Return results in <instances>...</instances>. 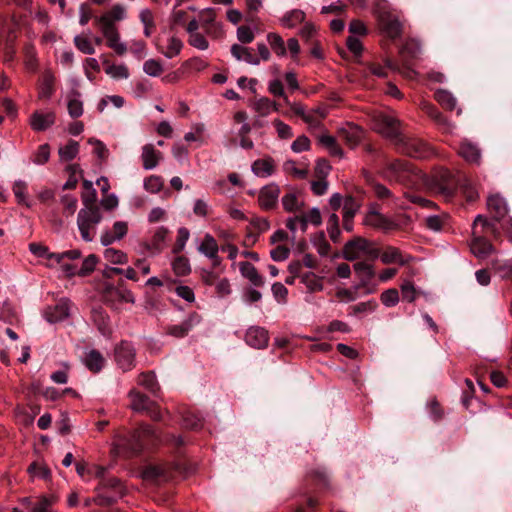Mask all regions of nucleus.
I'll use <instances>...</instances> for the list:
<instances>
[{"label": "nucleus", "mask_w": 512, "mask_h": 512, "mask_svg": "<svg viewBox=\"0 0 512 512\" xmlns=\"http://www.w3.org/2000/svg\"><path fill=\"white\" fill-rule=\"evenodd\" d=\"M126 17V8L121 4H116L110 10L95 18L99 30L106 39L107 46L119 56L124 55L128 49L126 43L121 40L116 23L126 19Z\"/></svg>", "instance_id": "nucleus-1"}, {"label": "nucleus", "mask_w": 512, "mask_h": 512, "mask_svg": "<svg viewBox=\"0 0 512 512\" xmlns=\"http://www.w3.org/2000/svg\"><path fill=\"white\" fill-rule=\"evenodd\" d=\"M103 216L101 210L95 204L84 205L77 215V226L81 234V238L85 242H92L95 234L96 227L102 221Z\"/></svg>", "instance_id": "nucleus-2"}, {"label": "nucleus", "mask_w": 512, "mask_h": 512, "mask_svg": "<svg viewBox=\"0 0 512 512\" xmlns=\"http://www.w3.org/2000/svg\"><path fill=\"white\" fill-rule=\"evenodd\" d=\"M158 435L153 427L143 425L138 430L132 432L128 437H122L118 440V447L131 453H139L146 446L154 444Z\"/></svg>", "instance_id": "nucleus-3"}, {"label": "nucleus", "mask_w": 512, "mask_h": 512, "mask_svg": "<svg viewBox=\"0 0 512 512\" xmlns=\"http://www.w3.org/2000/svg\"><path fill=\"white\" fill-rule=\"evenodd\" d=\"M380 250L375 242L363 237H355L343 247L342 256L347 261H355L361 257L375 260L379 257Z\"/></svg>", "instance_id": "nucleus-4"}, {"label": "nucleus", "mask_w": 512, "mask_h": 512, "mask_svg": "<svg viewBox=\"0 0 512 512\" xmlns=\"http://www.w3.org/2000/svg\"><path fill=\"white\" fill-rule=\"evenodd\" d=\"M374 9L381 32L390 39L399 37L402 31V24L398 17L390 11L388 2L386 0H378Z\"/></svg>", "instance_id": "nucleus-5"}, {"label": "nucleus", "mask_w": 512, "mask_h": 512, "mask_svg": "<svg viewBox=\"0 0 512 512\" xmlns=\"http://www.w3.org/2000/svg\"><path fill=\"white\" fill-rule=\"evenodd\" d=\"M373 129L386 139L399 145L401 137L399 121L391 114L376 111L371 115Z\"/></svg>", "instance_id": "nucleus-6"}, {"label": "nucleus", "mask_w": 512, "mask_h": 512, "mask_svg": "<svg viewBox=\"0 0 512 512\" xmlns=\"http://www.w3.org/2000/svg\"><path fill=\"white\" fill-rule=\"evenodd\" d=\"M461 176H455L448 170H441L435 175L434 191L440 195L444 200L449 201L453 198Z\"/></svg>", "instance_id": "nucleus-7"}, {"label": "nucleus", "mask_w": 512, "mask_h": 512, "mask_svg": "<svg viewBox=\"0 0 512 512\" xmlns=\"http://www.w3.org/2000/svg\"><path fill=\"white\" fill-rule=\"evenodd\" d=\"M398 151L414 158H427L431 153V148L419 139H408L401 135L399 145H396Z\"/></svg>", "instance_id": "nucleus-8"}, {"label": "nucleus", "mask_w": 512, "mask_h": 512, "mask_svg": "<svg viewBox=\"0 0 512 512\" xmlns=\"http://www.w3.org/2000/svg\"><path fill=\"white\" fill-rule=\"evenodd\" d=\"M353 268L359 278V283L355 286V290L367 288L366 293H374L376 286L371 285V280L375 276L374 266L366 261H358L353 265Z\"/></svg>", "instance_id": "nucleus-9"}, {"label": "nucleus", "mask_w": 512, "mask_h": 512, "mask_svg": "<svg viewBox=\"0 0 512 512\" xmlns=\"http://www.w3.org/2000/svg\"><path fill=\"white\" fill-rule=\"evenodd\" d=\"M364 224L385 233L399 228L397 222L374 209L368 211L364 218Z\"/></svg>", "instance_id": "nucleus-10"}, {"label": "nucleus", "mask_w": 512, "mask_h": 512, "mask_svg": "<svg viewBox=\"0 0 512 512\" xmlns=\"http://www.w3.org/2000/svg\"><path fill=\"white\" fill-rule=\"evenodd\" d=\"M129 398L131 399L132 410L136 412H147L154 420L161 418L160 412L153 408V402L146 395L132 389L129 392Z\"/></svg>", "instance_id": "nucleus-11"}, {"label": "nucleus", "mask_w": 512, "mask_h": 512, "mask_svg": "<svg viewBox=\"0 0 512 512\" xmlns=\"http://www.w3.org/2000/svg\"><path fill=\"white\" fill-rule=\"evenodd\" d=\"M115 359L119 367L124 370H130L134 366L135 349L127 341H122L115 349Z\"/></svg>", "instance_id": "nucleus-12"}, {"label": "nucleus", "mask_w": 512, "mask_h": 512, "mask_svg": "<svg viewBox=\"0 0 512 512\" xmlns=\"http://www.w3.org/2000/svg\"><path fill=\"white\" fill-rule=\"evenodd\" d=\"M70 301L68 299H61L54 306H49L44 311V318L49 323H57L65 320L70 315Z\"/></svg>", "instance_id": "nucleus-13"}, {"label": "nucleus", "mask_w": 512, "mask_h": 512, "mask_svg": "<svg viewBox=\"0 0 512 512\" xmlns=\"http://www.w3.org/2000/svg\"><path fill=\"white\" fill-rule=\"evenodd\" d=\"M381 262L385 265L398 264L404 266L413 260V257L404 254L399 248L394 246H386L379 257Z\"/></svg>", "instance_id": "nucleus-14"}, {"label": "nucleus", "mask_w": 512, "mask_h": 512, "mask_svg": "<svg viewBox=\"0 0 512 512\" xmlns=\"http://www.w3.org/2000/svg\"><path fill=\"white\" fill-rule=\"evenodd\" d=\"M128 233V223L126 221L114 222L111 230L102 232L100 242L103 246L107 247L114 242L122 240Z\"/></svg>", "instance_id": "nucleus-15"}, {"label": "nucleus", "mask_w": 512, "mask_h": 512, "mask_svg": "<svg viewBox=\"0 0 512 512\" xmlns=\"http://www.w3.org/2000/svg\"><path fill=\"white\" fill-rule=\"evenodd\" d=\"M197 250L205 257L211 259L214 265L219 263V246L211 234L206 233L201 240L197 241Z\"/></svg>", "instance_id": "nucleus-16"}, {"label": "nucleus", "mask_w": 512, "mask_h": 512, "mask_svg": "<svg viewBox=\"0 0 512 512\" xmlns=\"http://www.w3.org/2000/svg\"><path fill=\"white\" fill-rule=\"evenodd\" d=\"M56 115L53 111H35L29 118V124L32 130L36 132L45 131L54 125Z\"/></svg>", "instance_id": "nucleus-17"}, {"label": "nucleus", "mask_w": 512, "mask_h": 512, "mask_svg": "<svg viewBox=\"0 0 512 512\" xmlns=\"http://www.w3.org/2000/svg\"><path fill=\"white\" fill-rule=\"evenodd\" d=\"M279 195L280 189L278 185L271 183L264 186L258 196L260 207L266 210L272 209L277 204Z\"/></svg>", "instance_id": "nucleus-18"}, {"label": "nucleus", "mask_w": 512, "mask_h": 512, "mask_svg": "<svg viewBox=\"0 0 512 512\" xmlns=\"http://www.w3.org/2000/svg\"><path fill=\"white\" fill-rule=\"evenodd\" d=\"M409 171L408 162L396 159L387 163L384 176L389 180L402 181Z\"/></svg>", "instance_id": "nucleus-19"}, {"label": "nucleus", "mask_w": 512, "mask_h": 512, "mask_svg": "<svg viewBox=\"0 0 512 512\" xmlns=\"http://www.w3.org/2000/svg\"><path fill=\"white\" fill-rule=\"evenodd\" d=\"M282 170L288 176L297 179H305L309 173V162L307 160L296 162L288 159L283 163Z\"/></svg>", "instance_id": "nucleus-20"}, {"label": "nucleus", "mask_w": 512, "mask_h": 512, "mask_svg": "<svg viewBox=\"0 0 512 512\" xmlns=\"http://www.w3.org/2000/svg\"><path fill=\"white\" fill-rule=\"evenodd\" d=\"M141 159L145 170L156 168L162 160V153L151 143L142 147Z\"/></svg>", "instance_id": "nucleus-21"}, {"label": "nucleus", "mask_w": 512, "mask_h": 512, "mask_svg": "<svg viewBox=\"0 0 512 512\" xmlns=\"http://www.w3.org/2000/svg\"><path fill=\"white\" fill-rule=\"evenodd\" d=\"M200 321L201 317L197 313H192L181 323L170 326L168 332L175 337H184L193 327L198 325Z\"/></svg>", "instance_id": "nucleus-22"}, {"label": "nucleus", "mask_w": 512, "mask_h": 512, "mask_svg": "<svg viewBox=\"0 0 512 512\" xmlns=\"http://www.w3.org/2000/svg\"><path fill=\"white\" fill-rule=\"evenodd\" d=\"M268 339L267 331L261 327H250L245 336L246 343L257 349L266 347Z\"/></svg>", "instance_id": "nucleus-23"}, {"label": "nucleus", "mask_w": 512, "mask_h": 512, "mask_svg": "<svg viewBox=\"0 0 512 512\" xmlns=\"http://www.w3.org/2000/svg\"><path fill=\"white\" fill-rule=\"evenodd\" d=\"M459 155L467 162L472 164H479L481 160V150L475 143L467 139H464L461 142L459 147Z\"/></svg>", "instance_id": "nucleus-24"}, {"label": "nucleus", "mask_w": 512, "mask_h": 512, "mask_svg": "<svg viewBox=\"0 0 512 512\" xmlns=\"http://www.w3.org/2000/svg\"><path fill=\"white\" fill-rule=\"evenodd\" d=\"M275 162L271 157H265L257 159L252 163L251 170L257 176L261 178H267L275 172Z\"/></svg>", "instance_id": "nucleus-25"}, {"label": "nucleus", "mask_w": 512, "mask_h": 512, "mask_svg": "<svg viewBox=\"0 0 512 512\" xmlns=\"http://www.w3.org/2000/svg\"><path fill=\"white\" fill-rule=\"evenodd\" d=\"M239 271L241 275L246 278L254 286H263V277L258 273L257 269L250 262H239Z\"/></svg>", "instance_id": "nucleus-26"}, {"label": "nucleus", "mask_w": 512, "mask_h": 512, "mask_svg": "<svg viewBox=\"0 0 512 512\" xmlns=\"http://www.w3.org/2000/svg\"><path fill=\"white\" fill-rule=\"evenodd\" d=\"M471 252L478 258H486L493 251L491 243L481 236H475L470 244Z\"/></svg>", "instance_id": "nucleus-27"}, {"label": "nucleus", "mask_w": 512, "mask_h": 512, "mask_svg": "<svg viewBox=\"0 0 512 512\" xmlns=\"http://www.w3.org/2000/svg\"><path fill=\"white\" fill-rule=\"evenodd\" d=\"M55 76L50 70H45L41 77L38 97L50 99L54 93Z\"/></svg>", "instance_id": "nucleus-28"}, {"label": "nucleus", "mask_w": 512, "mask_h": 512, "mask_svg": "<svg viewBox=\"0 0 512 512\" xmlns=\"http://www.w3.org/2000/svg\"><path fill=\"white\" fill-rule=\"evenodd\" d=\"M96 491L103 492L108 496H115V501L123 495V487L116 478L102 480Z\"/></svg>", "instance_id": "nucleus-29"}, {"label": "nucleus", "mask_w": 512, "mask_h": 512, "mask_svg": "<svg viewBox=\"0 0 512 512\" xmlns=\"http://www.w3.org/2000/svg\"><path fill=\"white\" fill-rule=\"evenodd\" d=\"M232 56L238 61H245L246 63L254 66L260 64V59L254 56L251 49L245 46L234 44L231 47Z\"/></svg>", "instance_id": "nucleus-30"}, {"label": "nucleus", "mask_w": 512, "mask_h": 512, "mask_svg": "<svg viewBox=\"0 0 512 512\" xmlns=\"http://www.w3.org/2000/svg\"><path fill=\"white\" fill-rule=\"evenodd\" d=\"M253 110L259 116L266 117L272 112H279V105L267 97H261L252 104Z\"/></svg>", "instance_id": "nucleus-31"}, {"label": "nucleus", "mask_w": 512, "mask_h": 512, "mask_svg": "<svg viewBox=\"0 0 512 512\" xmlns=\"http://www.w3.org/2000/svg\"><path fill=\"white\" fill-rule=\"evenodd\" d=\"M323 277L314 272H306L301 275V283L310 293L320 292L324 289Z\"/></svg>", "instance_id": "nucleus-32"}, {"label": "nucleus", "mask_w": 512, "mask_h": 512, "mask_svg": "<svg viewBox=\"0 0 512 512\" xmlns=\"http://www.w3.org/2000/svg\"><path fill=\"white\" fill-rule=\"evenodd\" d=\"M487 207L490 212L495 214L496 219H500L508 212L506 200L500 195H492L487 200Z\"/></svg>", "instance_id": "nucleus-33"}, {"label": "nucleus", "mask_w": 512, "mask_h": 512, "mask_svg": "<svg viewBox=\"0 0 512 512\" xmlns=\"http://www.w3.org/2000/svg\"><path fill=\"white\" fill-rule=\"evenodd\" d=\"M92 317L102 335L107 336L111 333L110 318L102 308L93 309Z\"/></svg>", "instance_id": "nucleus-34"}, {"label": "nucleus", "mask_w": 512, "mask_h": 512, "mask_svg": "<svg viewBox=\"0 0 512 512\" xmlns=\"http://www.w3.org/2000/svg\"><path fill=\"white\" fill-rule=\"evenodd\" d=\"M206 127L204 123H194L191 125V129L184 135L186 142H197L202 145L206 142L205 137Z\"/></svg>", "instance_id": "nucleus-35"}, {"label": "nucleus", "mask_w": 512, "mask_h": 512, "mask_svg": "<svg viewBox=\"0 0 512 512\" xmlns=\"http://www.w3.org/2000/svg\"><path fill=\"white\" fill-rule=\"evenodd\" d=\"M105 73L113 80H126L130 76L129 69L126 64H108L105 67Z\"/></svg>", "instance_id": "nucleus-36"}, {"label": "nucleus", "mask_w": 512, "mask_h": 512, "mask_svg": "<svg viewBox=\"0 0 512 512\" xmlns=\"http://www.w3.org/2000/svg\"><path fill=\"white\" fill-rule=\"evenodd\" d=\"M80 257H81V252L78 249H73V250L62 252V253H55V254L49 255V262L47 263V266L50 268H54L55 264H62V262L66 259L77 260Z\"/></svg>", "instance_id": "nucleus-37"}, {"label": "nucleus", "mask_w": 512, "mask_h": 512, "mask_svg": "<svg viewBox=\"0 0 512 512\" xmlns=\"http://www.w3.org/2000/svg\"><path fill=\"white\" fill-rule=\"evenodd\" d=\"M341 135L344 137L346 142L351 145H357L363 136L362 130L357 125H347V127L341 129Z\"/></svg>", "instance_id": "nucleus-38"}, {"label": "nucleus", "mask_w": 512, "mask_h": 512, "mask_svg": "<svg viewBox=\"0 0 512 512\" xmlns=\"http://www.w3.org/2000/svg\"><path fill=\"white\" fill-rule=\"evenodd\" d=\"M305 19V13L301 10L295 9L286 13L281 19L280 23L285 28H293L302 23Z\"/></svg>", "instance_id": "nucleus-39"}, {"label": "nucleus", "mask_w": 512, "mask_h": 512, "mask_svg": "<svg viewBox=\"0 0 512 512\" xmlns=\"http://www.w3.org/2000/svg\"><path fill=\"white\" fill-rule=\"evenodd\" d=\"M84 364L89 370L98 372L103 367L104 359L96 350H90L85 356Z\"/></svg>", "instance_id": "nucleus-40"}, {"label": "nucleus", "mask_w": 512, "mask_h": 512, "mask_svg": "<svg viewBox=\"0 0 512 512\" xmlns=\"http://www.w3.org/2000/svg\"><path fill=\"white\" fill-rule=\"evenodd\" d=\"M423 109L438 125L442 126L446 131H450L451 123L433 105L425 103Z\"/></svg>", "instance_id": "nucleus-41"}, {"label": "nucleus", "mask_w": 512, "mask_h": 512, "mask_svg": "<svg viewBox=\"0 0 512 512\" xmlns=\"http://www.w3.org/2000/svg\"><path fill=\"white\" fill-rule=\"evenodd\" d=\"M138 384L152 394H156L159 390L156 376L152 372L141 373L138 377Z\"/></svg>", "instance_id": "nucleus-42"}, {"label": "nucleus", "mask_w": 512, "mask_h": 512, "mask_svg": "<svg viewBox=\"0 0 512 512\" xmlns=\"http://www.w3.org/2000/svg\"><path fill=\"white\" fill-rule=\"evenodd\" d=\"M435 99L440 105L449 110H454L457 107V100L453 94L447 90L439 89L435 92Z\"/></svg>", "instance_id": "nucleus-43"}, {"label": "nucleus", "mask_w": 512, "mask_h": 512, "mask_svg": "<svg viewBox=\"0 0 512 512\" xmlns=\"http://www.w3.org/2000/svg\"><path fill=\"white\" fill-rule=\"evenodd\" d=\"M61 161H70L79 153V144L74 140H70L65 146L58 150Z\"/></svg>", "instance_id": "nucleus-44"}, {"label": "nucleus", "mask_w": 512, "mask_h": 512, "mask_svg": "<svg viewBox=\"0 0 512 512\" xmlns=\"http://www.w3.org/2000/svg\"><path fill=\"white\" fill-rule=\"evenodd\" d=\"M282 205L287 212H296L302 207L303 202L296 193L289 192L282 197Z\"/></svg>", "instance_id": "nucleus-45"}, {"label": "nucleus", "mask_w": 512, "mask_h": 512, "mask_svg": "<svg viewBox=\"0 0 512 512\" xmlns=\"http://www.w3.org/2000/svg\"><path fill=\"white\" fill-rule=\"evenodd\" d=\"M28 473L30 474L32 479H44L47 480L51 476L50 469L44 464L40 462H34L28 467Z\"/></svg>", "instance_id": "nucleus-46"}, {"label": "nucleus", "mask_w": 512, "mask_h": 512, "mask_svg": "<svg viewBox=\"0 0 512 512\" xmlns=\"http://www.w3.org/2000/svg\"><path fill=\"white\" fill-rule=\"evenodd\" d=\"M272 125L276 131L277 137L281 140H288L293 137L292 127L281 119L276 118L272 121Z\"/></svg>", "instance_id": "nucleus-47"}, {"label": "nucleus", "mask_w": 512, "mask_h": 512, "mask_svg": "<svg viewBox=\"0 0 512 512\" xmlns=\"http://www.w3.org/2000/svg\"><path fill=\"white\" fill-rule=\"evenodd\" d=\"M89 34L90 31L86 34L75 36L74 44L82 53L91 55L95 52V48L88 37Z\"/></svg>", "instance_id": "nucleus-48"}, {"label": "nucleus", "mask_w": 512, "mask_h": 512, "mask_svg": "<svg viewBox=\"0 0 512 512\" xmlns=\"http://www.w3.org/2000/svg\"><path fill=\"white\" fill-rule=\"evenodd\" d=\"M183 48V42L176 38V37H170L167 42V46L165 50L162 51V54L168 58H174L177 55L180 54L181 50Z\"/></svg>", "instance_id": "nucleus-49"}, {"label": "nucleus", "mask_w": 512, "mask_h": 512, "mask_svg": "<svg viewBox=\"0 0 512 512\" xmlns=\"http://www.w3.org/2000/svg\"><path fill=\"white\" fill-rule=\"evenodd\" d=\"M104 258L112 264H125L128 261L127 255L123 251L115 248H106Z\"/></svg>", "instance_id": "nucleus-50"}, {"label": "nucleus", "mask_w": 512, "mask_h": 512, "mask_svg": "<svg viewBox=\"0 0 512 512\" xmlns=\"http://www.w3.org/2000/svg\"><path fill=\"white\" fill-rule=\"evenodd\" d=\"M267 41L275 54L278 56H284L286 54L285 43L279 34L269 33L267 35Z\"/></svg>", "instance_id": "nucleus-51"}, {"label": "nucleus", "mask_w": 512, "mask_h": 512, "mask_svg": "<svg viewBox=\"0 0 512 512\" xmlns=\"http://www.w3.org/2000/svg\"><path fill=\"white\" fill-rule=\"evenodd\" d=\"M380 300L385 307H394L399 303V292L396 288H389L381 293Z\"/></svg>", "instance_id": "nucleus-52"}, {"label": "nucleus", "mask_w": 512, "mask_h": 512, "mask_svg": "<svg viewBox=\"0 0 512 512\" xmlns=\"http://www.w3.org/2000/svg\"><path fill=\"white\" fill-rule=\"evenodd\" d=\"M143 71L150 77H158L163 72V65L159 60L151 58L144 62Z\"/></svg>", "instance_id": "nucleus-53"}, {"label": "nucleus", "mask_w": 512, "mask_h": 512, "mask_svg": "<svg viewBox=\"0 0 512 512\" xmlns=\"http://www.w3.org/2000/svg\"><path fill=\"white\" fill-rule=\"evenodd\" d=\"M327 231L330 239L333 242H337L340 237V229H339V218L337 214L332 213L327 220Z\"/></svg>", "instance_id": "nucleus-54"}, {"label": "nucleus", "mask_w": 512, "mask_h": 512, "mask_svg": "<svg viewBox=\"0 0 512 512\" xmlns=\"http://www.w3.org/2000/svg\"><path fill=\"white\" fill-rule=\"evenodd\" d=\"M172 269L176 275L185 276L190 273L191 266L187 258L179 256L172 262Z\"/></svg>", "instance_id": "nucleus-55"}, {"label": "nucleus", "mask_w": 512, "mask_h": 512, "mask_svg": "<svg viewBox=\"0 0 512 512\" xmlns=\"http://www.w3.org/2000/svg\"><path fill=\"white\" fill-rule=\"evenodd\" d=\"M468 201H474L478 197V193L474 188L472 182L465 176H461V180L458 184Z\"/></svg>", "instance_id": "nucleus-56"}, {"label": "nucleus", "mask_w": 512, "mask_h": 512, "mask_svg": "<svg viewBox=\"0 0 512 512\" xmlns=\"http://www.w3.org/2000/svg\"><path fill=\"white\" fill-rule=\"evenodd\" d=\"M402 299L407 302H414L417 298V290L410 280H404L400 286Z\"/></svg>", "instance_id": "nucleus-57"}, {"label": "nucleus", "mask_w": 512, "mask_h": 512, "mask_svg": "<svg viewBox=\"0 0 512 512\" xmlns=\"http://www.w3.org/2000/svg\"><path fill=\"white\" fill-rule=\"evenodd\" d=\"M164 181L158 175H151L144 180V189L149 193H158L163 187Z\"/></svg>", "instance_id": "nucleus-58"}, {"label": "nucleus", "mask_w": 512, "mask_h": 512, "mask_svg": "<svg viewBox=\"0 0 512 512\" xmlns=\"http://www.w3.org/2000/svg\"><path fill=\"white\" fill-rule=\"evenodd\" d=\"M115 502V496L105 495L103 492L97 491V495L93 498H86L84 506L89 507L91 504H97L99 506H108Z\"/></svg>", "instance_id": "nucleus-59"}, {"label": "nucleus", "mask_w": 512, "mask_h": 512, "mask_svg": "<svg viewBox=\"0 0 512 512\" xmlns=\"http://www.w3.org/2000/svg\"><path fill=\"white\" fill-rule=\"evenodd\" d=\"M301 216L306 228L309 224L319 226L322 223L321 213L317 207H313L309 211L302 213Z\"/></svg>", "instance_id": "nucleus-60"}, {"label": "nucleus", "mask_w": 512, "mask_h": 512, "mask_svg": "<svg viewBox=\"0 0 512 512\" xmlns=\"http://www.w3.org/2000/svg\"><path fill=\"white\" fill-rule=\"evenodd\" d=\"M12 190H13L15 197L17 198L18 203L24 204L27 207L30 206V204L27 201V195H26L27 185L24 181H22V180L15 181Z\"/></svg>", "instance_id": "nucleus-61"}, {"label": "nucleus", "mask_w": 512, "mask_h": 512, "mask_svg": "<svg viewBox=\"0 0 512 512\" xmlns=\"http://www.w3.org/2000/svg\"><path fill=\"white\" fill-rule=\"evenodd\" d=\"M25 54V67L27 70L34 72L37 68L36 51L33 45L28 44L24 49Z\"/></svg>", "instance_id": "nucleus-62"}, {"label": "nucleus", "mask_w": 512, "mask_h": 512, "mask_svg": "<svg viewBox=\"0 0 512 512\" xmlns=\"http://www.w3.org/2000/svg\"><path fill=\"white\" fill-rule=\"evenodd\" d=\"M84 192L82 193V201L84 205L94 204L96 200V190L93 187V183L90 180L83 181Z\"/></svg>", "instance_id": "nucleus-63"}, {"label": "nucleus", "mask_w": 512, "mask_h": 512, "mask_svg": "<svg viewBox=\"0 0 512 512\" xmlns=\"http://www.w3.org/2000/svg\"><path fill=\"white\" fill-rule=\"evenodd\" d=\"M55 503V498L53 497H41L38 502L33 504L31 508V512H54L50 508Z\"/></svg>", "instance_id": "nucleus-64"}]
</instances>
